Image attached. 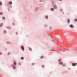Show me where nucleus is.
<instances>
[{
    "instance_id": "nucleus-1",
    "label": "nucleus",
    "mask_w": 77,
    "mask_h": 77,
    "mask_svg": "<svg viewBox=\"0 0 77 77\" xmlns=\"http://www.w3.org/2000/svg\"><path fill=\"white\" fill-rule=\"evenodd\" d=\"M60 65H62L63 66H65V64H63V63L62 62H60L59 63Z\"/></svg>"
},
{
    "instance_id": "nucleus-2",
    "label": "nucleus",
    "mask_w": 77,
    "mask_h": 77,
    "mask_svg": "<svg viewBox=\"0 0 77 77\" xmlns=\"http://www.w3.org/2000/svg\"><path fill=\"white\" fill-rule=\"evenodd\" d=\"M76 65H77V63H73L72 64V65L73 66H75Z\"/></svg>"
},
{
    "instance_id": "nucleus-3",
    "label": "nucleus",
    "mask_w": 77,
    "mask_h": 77,
    "mask_svg": "<svg viewBox=\"0 0 77 77\" xmlns=\"http://www.w3.org/2000/svg\"><path fill=\"white\" fill-rule=\"evenodd\" d=\"M21 48L22 49V50H24V46H21Z\"/></svg>"
},
{
    "instance_id": "nucleus-4",
    "label": "nucleus",
    "mask_w": 77,
    "mask_h": 77,
    "mask_svg": "<svg viewBox=\"0 0 77 77\" xmlns=\"http://www.w3.org/2000/svg\"><path fill=\"white\" fill-rule=\"evenodd\" d=\"M70 27H71V28H73L74 27V26H73V25H70Z\"/></svg>"
},
{
    "instance_id": "nucleus-5",
    "label": "nucleus",
    "mask_w": 77,
    "mask_h": 77,
    "mask_svg": "<svg viewBox=\"0 0 77 77\" xmlns=\"http://www.w3.org/2000/svg\"><path fill=\"white\" fill-rule=\"evenodd\" d=\"M11 66H13V69H15V68L16 67H15V66H14V65H12Z\"/></svg>"
},
{
    "instance_id": "nucleus-6",
    "label": "nucleus",
    "mask_w": 77,
    "mask_h": 77,
    "mask_svg": "<svg viewBox=\"0 0 77 77\" xmlns=\"http://www.w3.org/2000/svg\"><path fill=\"white\" fill-rule=\"evenodd\" d=\"M67 22L69 24L70 23V20H69V19H68L67 20Z\"/></svg>"
},
{
    "instance_id": "nucleus-7",
    "label": "nucleus",
    "mask_w": 77,
    "mask_h": 77,
    "mask_svg": "<svg viewBox=\"0 0 77 77\" xmlns=\"http://www.w3.org/2000/svg\"><path fill=\"white\" fill-rule=\"evenodd\" d=\"M54 8L55 9H57V6H56V5H54Z\"/></svg>"
},
{
    "instance_id": "nucleus-8",
    "label": "nucleus",
    "mask_w": 77,
    "mask_h": 77,
    "mask_svg": "<svg viewBox=\"0 0 77 77\" xmlns=\"http://www.w3.org/2000/svg\"><path fill=\"white\" fill-rule=\"evenodd\" d=\"M13 64L14 65H17V63H16V62H14Z\"/></svg>"
},
{
    "instance_id": "nucleus-9",
    "label": "nucleus",
    "mask_w": 77,
    "mask_h": 77,
    "mask_svg": "<svg viewBox=\"0 0 77 77\" xmlns=\"http://www.w3.org/2000/svg\"><path fill=\"white\" fill-rule=\"evenodd\" d=\"M51 11H54V8H51Z\"/></svg>"
},
{
    "instance_id": "nucleus-10",
    "label": "nucleus",
    "mask_w": 77,
    "mask_h": 77,
    "mask_svg": "<svg viewBox=\"0 0 77 77\" xmlns=\"http://www.w3.org/2000/svg\"><path fill=\"white\" fill-rule=\"evenodd\" d=\"M9 4H10V5H12V2H9Z\"/></svg>"
},
{
    "instance_id": "nucleus-11",
    "label": "nucleus",
    "mask_w": 77,
    "mask_h": 77,
    "mask_svg": "<svg viewBox=\"0 0 77 77\" xmlns=\"http://www.w3.org/2000/svg\"><path fill=\"white\" fill-rule=\"evenodd\" d=\"M59 62H61V59H59L58 60Z\"/></svg>"
},
{
    "instance_id": "nucleus-12",
    "label": "nucleus",
    "mask_w": 77,
    "mask_h": 77,
    "mask_svg": "<svg viewBox=\"0 0 77 77\" xmlns=\"http://www.w3.org/2000/svg\"><path fill=\"white\" fill-rule=\"evenodd\" d=\"M48 18V16H45V18H46V19Z\"/></svg>"
},
{
    "instance_id": "nucleus-13",
    "label": "nucleus",
    "mask_w": 77,
    "mask_h": 77,
    "mask_svg": "<svg viewBox=\"0 0 77 77\" xmlns=\"http://www.w3.org/2000/svg\"><path fill=\"white\" fill-rule=\"evenodd\" d=\"M2 19L4 20H5V17H2Z\"/></svg>"
},
{
    "instance_id": "nucleus-14",
    "label": "nucleus",
    "mask_w": 77,
    "mask_h": 77,
    "mask_svg": "<svg viewBox=\"0 0 77 77\" xmlns=\"http://www.w3.org/2000/svg\"><path fill=\"white\" fill-rule=\"evenodd\" d=\"M3 26V23H1L0 25V27H2V26Z\"/></svg>"
},
{
    "instance_id": "nucleus-15",
    "label": "nucleus",
    "mask_w": 77,
    "mask_h": 77,
    "mask_svg": "<svg viewBox=\"0 0 77 77\" xmlns=\"http://www.w3.org/2000/svg\"><path fill=\"white\" fill-rule=\"evenodd\" d=\"M0 15H3V13L0 12Z\"/></svg>"
},
{
    "instance_id": "nucleus-16",
    "label": "nucleus",
    "mask_w": 77,
    "mask_h": 77,
    "mask_svg": "<svg viewBox=\"0 0 77 77\" xmlns=\"http://www.w3.org/2000/svg\"><path fill=\"white\" fill-rule=\"evenodd\" d=\"M41 59H43V58H44V57H43V56H41Z\"/></svg>"
},
{
    "instance_id": "nucleus-17",
    "label": "nucleus",
    "mask_w": 77,
    "mask_h": 77,
    "mask_svg": "<svg viewBox=\"0 0 77 77\" xmlns=\"http://www.w3.org/2000/svg\"><path fill=\"white\" fill-rule=\"evenodd\" d=\"M2 5V2H0V5Z\"/></svg>"
},
{
    "instance_id": "nucleus-18",
    "label": "nucleus",
    "mask_w": 77,
    "mask_h": 77,
    "mask_svg": "<svg viewBox=\"0 0 77 77\" xmlns=\"http://www.w3.org/2000/svg\"><path fill=\"white\" fill-rule=\"evenodd\" d=\"M29 50H32V48H29Z\"/></svg>"
},
{
    "instance_id": "nucleus-19",
    "label": "nucleus",
    "mask_w": 77,
    "mask_h": 77,
    "mask_svg": "<svg viewBox=\"0 0 77 77\" xmlns=\"http://www.w3.org/2000/svg\"><path fill=\"white\" fill-rule=\"evenodd\" d=\"M21 59H22V60H23V59H24V57H21Z\"/></svg>"
},
{
    "instance_id": "nucleus-20",
    "label": "nucleus",
    "mask_w": 77,
    "mask_h": 77,
    "mask_svg": "<svg viewBox=\"0 0 77 77\" xmlns=\"http://www.w3.org/2000/svg\"><path fill=\"white\" fill-rule=\"evenodd\" d=\"M75 21H77V19H75Z\"/></svg>"
},
{
    "instance_id": "nucleus-21",
    "label": "nucleus",
    "mask_w": 77,
    "mask_h": 77,
    "mask_svg": "<svg viewBox=\"0 0 77 77\" xmlns=\"http://www.w3.org/2000/svg\"><path fill=\"white\" fill-rule=\"evenodd\" d=\"M42 67H44V65H42Z\"/></svg>"
},
{
    "instance_id": "nucleus-22",
    "label": "nucleus",
    "mask_w": 77,
    "mask_h": 77,
    "mask_svg": "<svg viewBox=\"0 0 77 77\" xmlns=\"http://www.w3.org/2000/svg\"><path fill=\"white\" fill-rule=\"evenodd\" d=\"M4 33H6V31H4Z\"/></svg>"
},
{
    "instance_id": "nucleus-23",
    "label": "nucleus",
    "mask_w": 77,
    "mask_h": 77,
    "mask_svg": "<svg viewBox=\"0 0 77 77\" xmlns=\"http://www.w3.org/2000/svg\"><path fill=\"white\" fill-rule=\"evenodd\" d=\"M1 54H2V53H0V55H1Z\"/></svg>"
},
{
    "instance_id": "nucleus-24",
    "label": "nucleus",
    "mask_w": 77,
    "mask_h": 77,
    "mask_svg": "<svg viewBox=\"0 0 77 77\" xmlns=\"http://www.w3.org/2000/svg\"><path fill=\"white\" fill-rule=\"evenodd\" d=\"M60 1H61L62 0H59Z\"/></svg>"
},
{
    "instance_id": "nucleus-25",
    "label": "nucleus",
    "mask_w": 77,
    "mask_h": 77,
    "mask_svg": "<svg viewBox=\"0 0 77 77\" xmlns=\"http://www.w3.org/2000/svg\"><path fill=\"white\" fill-rule=\"evenodd\" d=\"M61 11H62V10H61Z\"/></svg>"
}]
</instances>
